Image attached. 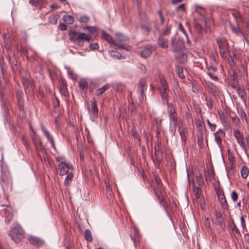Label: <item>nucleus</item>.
<instances>
[{"label": "nucleus", "instance_id": "nucleus-49", "mask_svg": "<svg viewBox=\"0 0 249 249\" xmlns=\"http://www.w3.org/2000/svg\"><path fill=\"white\" fill-rule=\"evenodd\" d=\"M171 28L169 26H167L163 28L162 30V34L163 35H168L170 34Z\"/></svg>", "mask_w": 249, "mask_h": 249}, {"label": "nucleus", "instance_id": "nucleus-17", "mask_svg": "<svg viewBox=\"0 0 249 249\" xmlns=\"http://www.w3.org/2000/svg\"><path fill=\"white\" fill-rule=\"evenodd\" d=\"M146 84V79L143 78L140 79L138 88V91L140 93L142 98H143V94Z\"/></svg>", "mask_w": 249, "mask_h": 249}, {"label": "nucleus", "instance_id": "nucleus-51", "mask_svg": "<svg viewBox=\"0 0 249 249\" xmlns=\"http://www.w3.org/2000/svg\"><path fill=\"white\" fill-rule=\"evenodd\" d=\"M41 0H30L29 3L35 6H37L41 3Z\"/></svg>", "mask_w": 249, "mask_h": 249}, {"label": "nucleus", "instance_id": "nucleus-45", "mask_svg": "<svg viewBox=\"0 0 249 249\" xmlns=\"http://www.w3.org/2000/svg\"><path fill=\"white\" fill-rule=\"evenodd\" d=\"M5 67H6V64L4 62L3 59L0 58V68L1 69V73L3 75L4 74V73L5 71Z\"/></svg>", "mask_w": 249, "mask_h": 249}, {"label": "nucleus", "instance_id": "nucleus-4", "mask_svg": "<svg viewBox=\"0 0 249 249\" xmlns=\"http://www.w3.org/2000/svg\"><path fill=\"white\" fill-rule=\"evenodd\" d=\"M172 43L174 48L175 57L176 60L180 63H184L186 62L187 60V55L177 48L175 39L174 38H172Z\"/></svg>", "mask_w": 249, "mask_h": 249}, {"label": "nucleus", "instance_id": "nucleus-55", "mask_svg": "<svg viewBox=\"0 0 249 249\" xmlns=\"http://www.w3.org/2000/svg\"><path fill=\"white\" fill-rule=\"evenodd\" d=\"M208 75L211 77V78L213 80L216 81L218 80L217 76L213 74L211 71H209L208 72Z\"/></svg>", "mask_w": 249, "mask_h": 249}, {"label": "nucleus", "instance_id": "nucleus-16", "mask_svg": "<svg viewBox=\"0 0 249 249\" xmlns=\"http://www.w3.org/2000/svg\"><path fill=\"white\" fill-rule=\"evenodd\" d=\"M154 179L156 183V185L154 188V192H156V191H162L163 185L162 181L158 175H154Z\"/></svg>", "mask_w": 249, "mask_h": 249}, {"label": "nucleus", "instance_id": "nucleus-14", "mask_svg": "<svg viewBox=\"0 0 249 249\" xmlns=\"http://www.w3.org/2000/svg\"><path fill=\"white\" fill-rule=\"evenodd\" d=\"M41 129L43 133L46 136L47 140L50 142L52 147L53 148H55L53 138L49 132L46 129L45 127L43 125L41 126Z\"/></svg>", "mask_w": 249, "mask_h": 249}, {"label": "nucleus", "instance_id": "nucleus-8", "mask_svg": "<svg viewBox=\"0 0 249 249\" xmlns=\"http://www.w3.org/2000/svg\"><path fill=\"white\" fill-rule=\"evenodd\" d=\"M215 224L218 225L222 230L226 229L225 218L221 213L219 211L215 212Z\"/></svg>", "mask_w": 249, "mask_h": 249}, {"label": "nucleus", "instance_id": "nucleus-40", "mask_svg": "<svg viewBox=\"0 0 249 249\" xmlns=\"http://www.w3.org/2000/svg\"><path fill=\"white\" fill-rule=\"evenodd\" d=\"M231 230L233 232V233L235 234V236L236 238H238L241 236V234L236 227V226L235 225V224L233 222L232 225L231 226Z\"/></svg>", "mask_w": 249, "mask_h": 249}, {"label": "nucleus", "instance_id": "nucleus-52", "mask_svg": "<svg viewBox=\"0 0 249 249\" xmlns=\"http://www.w3.org/2000/svg\"><path fill=\"white\" fill-rule=\"evenodd\" d=\"M22 83L25 87V88H27L29 87L31 84V82L26 78H23L22 79Z\"/></svg>", "mask_w": 249, "mask_h": 249}, {"label": "nucleus", "instance_id": "nucleus-61", "mask_svg": "<svg viewBox=\"0 0 249 249\" xmlns=\"http://www.w3.org/2000/svg\"><path fill=\"white\" fill-rule=\"evenodd\" d=\"M228 159L230 163H233L234 161V158L231 153L228 154Z\"/></svg>", "mask_w": 249, "mask_h": 249}, {"label": "nucleus", "instance_id": "nucleus-54", "mask_svg": "<svg viewBox=\"0 0 249 249\" xmlns=\"http://www.w3.org/2000/svg\"><path fill=\"white\" fill-rule=\"evenodd\" d=\"M176 10L177 11H182V12L184 11L185 10V4L184 3H183V4L179 5V6L177 7Z\"/></svg>", "mask_w": 249, "mask_h": 249}, {"label": "nucleus", "instance_id": "nucleus-33", "mask_svg": "<svg viewBox=\"0 0 249 249\" xmlns=\"http://www.w3.org/2000/svg\"><path fill=\"white\" fill-rule=\"evenodd\" d=\"M73 177V172H70L68 174H67V176L64 181V184L66 186H68L70 185Z\"/></svg>", "mask_w": 249, "mask_h": 249}, {"label": "nucleus", "instance_id": "nucleus-56", "mask_svg": "<svg viewBox=\"0 0 249 249\" xmlns=\"http://www.w3.org/2000/svg\"><path fill=\"white\" fill-rule=\"evenodd\" d=\"M206 105L208 107L209 109L211 111L213 107L212 101L210 100H206Z\"/></svg>", "mask_w": 249, "mask_h": 249}, {"label": "nucleus", "instance_id": "nucleus-2", "mask_svg": "<svg viewBox=\"0 0 249 249\" xmlns=\"http://www.w3.org/2000/svg\"><path fill=\"white\" fill-rule=\"evenodd\" d=\"M167 112L170 121L169 132L172 136H174L176 132L178 122V114L176 112V107L173 104L168 105Z\"/></svg>", "mask_w": 249, "mask_h": 249}, {"label": "nucleus", "instance_id": "nucleus-63", "mask_svg": "<svg viewBox=\"0 0 249 249\" xmlns=\"http://www.w3.org/2000/svg\"><path fill=\"white\" fill-rule=\"evenodd\" d=\"M98 48V44L97 43L90 44V48L92 50H94L97 49Z\"/></svg>", "mask_w": 249, "mask_h": 249}, {"label": "nucleus", "instance_id": "nucleus-42", "mask_svg": "<svg viewBox=\"0 0 249 249\" xmlns=\"http://www.w3.org/2000/svg\"><path fill=\"white\" fill-rule=\"evenodd\" d=\"M116 38L117 40L120 42L126 41L128 40L127 37L124 36V35L120 33H118L116 34Z\"/></svg>", "mask_w": 249, "mask_h": 249}, {"label": "nucleus", "instance_id": "nucleus-47", "mask_svg": "<svg viewBox=\"0 0 249 249\" xmlns=\"http://www.w3.org/2000/svg\"><path fill=\"white\" fill-rule=\"evenodd\" d=\"M89 16L84 15L80 17L79 21L81 23H87L89 22Z\"/></svg>", "mask_w": 249, "mask_h": 249}, {"label": "nucleus", "instance_id": "nucleus-24", "mask_svg": "<svg viewBox=\"0 0 249 249\" xmlns=\"http://www.w3.org/2000/svg\"><path fill=\"white\" fill-rule=\"evenodd\" d=\"M168 92L169 90H162L160 91L161 98L163 100V103H165L168 106V105H172V103H169L168 102Z\"/></svg>", "mask_w": 249, "mask_h": 249}, {"label": "nucleus", "instance_id": "nucleus-62", "mask_svg": "<svg viewBox=\"0 0 249 249\" xmlns=\"http://www.w3.org/2000/svg\"><path fill=\"white\" fill-rule=\"evenodd\" d=\"M162 205L164 209L166 212L167 213H169V210H168V206L166 202L164 201L163 203L161 204Z\"/></svg>", "mask_w": 249, "mask_h": 249}, {"label": "nucleus", "instance_id": "nucleus-10", "mask_svg": "<svg viewBox=\"0 0 249 249\" xmlns=\"http://www.w3.org/2000/svg\"><path fill=\"white\" fill-rule=\"evenodd\" d=\"M155 159H153V162L155 166L158 167L162 161L163 157L162 152L160 150L159 146L155 147Z\"/></svg>", "mask_w": 249, "mask_h": 249}, {"label": "nucleus", "instance_id": "nucleus-26", "mask_svg": "<svg viewBox=\"0 0 249 249\" xmlns=\"http://www.w3.org/2000/svg\"><path fill=\"white\" fill-rule=\"evenodd\" d=\"M158 45L162 48H167L168 47V40L162 36H160L158 38Z\"/></svg>", "mask_w": 249, "mask_h": 249}, {"label": "nucleus", "instance_id": "nucleus-6", "mask_svg": "<svg viewBox=\"0 0 249 249\" xmlns=\"http://www.w3.org/2000/svg\"><path fill=\"white\" fill-rule=\"evenodd\" d=\"M216 42L220 50V54L222 57H227L228 43L226 40L223 38H218L216 39Z\"/></svg>", "mask_w": 249, "mask_h": 249}, {"label": "nucleus", "instance_id": "nucleus-11", "mask_svg": "<svg viewBox=\"0 0 249 249\" xmlns=\"http://www.w3.org/2000/svg\"><path fill=\"white\" fill-rule=\"evenodd\" d=\"M230 27L231 30V32L236 34L237 35H239L240 34L246 40V42H249V40L247 37L246 35L244 33V32L241 30L240 27L238 25L237 26H235L234 24L232 23L231 22H230Z\"/></svg>", "mask_w": 249, "mask_h": 249}, {"label": "nucleus", "instance_id": "nucleus-25", "mask_svg": "<svg viewBox=\"0 0 249 249\" xmlns=\"http://www.w3.org/2000/svg\"><path fill=\"white\" fill-rule=\"evenodd\" d=\"M160 87L158 88L159 91L169 90L168 84L164 78L160 79Z\"/></svg>", "mask_w": 249, "mask_h": 249}, {"label": "nucleus", "instance_id": "nucleus-58", "mask_svg": "<svg viewBox=\"0 0 249 249\" xmlns=\"http://www.w3.org/2000/svg\"><path fill=\"white\" fill-rule=\"evenodd\" d=\"M132 134L133 136L136 139H137L138 141H140V138L139 137V135L136 130H135L134 129H132Z\"/></svg>", "mask_w": 249, "mask_h": 249}, {"label": "nucleus", "instance_id": "nucleus-20", "mask_svg": "<svg viewBox=\"0 0 249 249\" xmlns=\"http://www.w3.org/2000/svg\"><path fill=\"white\" fill-rule=\"evenodd\" d=\"M91 111L92 116L94 117H97L98 115V108L97 105L96 100L95 99H92L91 101Z\"/></svg>", "mask_w": 249, "mask_h": 249}, {"label": "nucleus", "instance_id": "nucleus-60", "mask_svg": "<svg viewBox=\"0 0 249 249\" xmlns=\"http://www.w3.org/2000/svg\"><path fill=\"white\" fill-rule=\"evenodd\" d=\"M207 69H208L209 71H212L213 72H215L217 70L216 68L213 66V65L207 66Z\"/></svg>", "mask_w": 249, "mask_h": 249}, {"label": "nucleus", "instance_id": "nucleus-9", "mask_svg": "<svg viewBox=\"0 0 249 249\" xmlns=\"http://www.w3.org/2000/svg\"><path fill=\"white\" fill-rule=\"evenodd\" d=\"M178 130L179 133L181 141L186 142L189 135L187 127L182 124L178 126Z\"/></svg>", "mask_w": 249, "mask_h": 249}, {"label": "nucleus", "instance_id": "nucleus-21", "mask_svg": "<svg viewBox=\"0 0 249 249\" xmlns=\"http://www.w3.org/2000/svg\"><path fill=\"white\" fill-rule=\"evenodd\" d=\"M1 174H0V183L4 182L9 177V172L6 169H4L2 165H1Z\"/></svg>", "mask_w": 249, "mask_h": 249}, {"label": "nucleus", "instance_id": "nucleus-37", "mask_svg": "<svg viewBox=\"0 0 249 249\" xmlns=\"http://www.w3.org/2000/svg\"><path fill=\"white\" fill-rule=\"evenodd\" d=\"M215 141L219 147H221L222 143V136L221 134H218L217 133H214Z\"/></svg>", "mask_w": 249, "mask_h": 249}, {"label": "nucleus", "instance_id": "nucleus-39", "mask_svg": "<svg viewBox=\"0 0 249 249\" xmlns=\"http://www.w3.org/2000/svg\"><path fill=\"white\" fill-rule=\"evenodd\" d=\"M30 243L33 245H40L41 243L40 240L35 237H31L29 239Z\"/></svg>", "mask_w": 249, "mask_h": 249}, {"label": "nucleus", "instance_id": "nucleus-50", "mask_svg": "<svg viewBox=\"0 0 249 249\" xmlns=\"http://www.w3.org/2000/svg\"><path fill=\"white\" fill-rule=\"evenodd\" d=\"M219 118L222 123H226L227 119L224 112L219 113Z\"/></svg>", "mask_w": 249, "mask_h": 249}, {"label": "nucleus", "instance_id": "nucleus-12", "mask_svg": "<svg viewBox=\"0 0 249 249\" xmlns=\"http://www.w3.org/2000/svg\"><path fill=\"white\" fill-rule=\"evenodd\" d=\"M231 15L235 19L236 25H239V22L243 23L244 21L243 18L242 16L241 13L236 9H231L230 10Z\"/></svg>", "mask_w": 249, "mask_h": 249}, {"label": "nucleus", "instance_id": "nucleus-22", "mask_svg": "<svg viewBox=\"0 0 249 249\" xmlns=\"http://www.w3.org/2000/svg\"><path fill=\"white\" fill-rule=\"evenodd\" d=\"M80 89L83 92H86L88 90V84L87 81L84 79H80L78 83Z\"/></svg>", "mask_w": 249, "mask_h": 249}, {"label": "nucleus", "instance_id": "nucleus-29", "mask_svg": "<svg viewBox=\"0 0 249 249\" xmlns=\"http://www.w3.org/2000/svg\"><path fill=\"white\" fill-rule=\"evenodd\" d=\"M236 91L238 92V95L242 99L245 100L246 97V93L244 88L239 86L235 88Z\"/></svg>", "mask_w": 249, "mask_h": 249}, {"label": "nucleus", "instance_id": "nucleus-31", "mask_svg": "<svg viewBox=\"0 0 249 249\" xmlns=\"http://www.w3.org/2000/svg\"><path fill=\"white\" fill-rule=\"evenodd\" d=\"M58 16L55 14L50 15L48 18V21L51 24H56L57 22Z\"/></svg>", "mask_w": 249, "mask_h": 249}, {"label": "nucleus", "instance_id": "nucleus-30", "mask_svg": "<svg viewBox=\"0 0 249 249\" xmlns=\"http://www.w3.org/2000/svg\"><path fill=\"white\" fill-rule=\"evenodd\" d=\"M200 187V186H197L195 183H194L193 192L197 198H199L201 195L202 191Z\"/></svg>", "mask_w": 249, "mask_h": 249}, {"label": "nucleus", "instance_id": "nucleus-57", "mask_svg": "<svg viewBox=\"0 0 249 249\" xmlns=\"http://www.w3.org/2000/svg\"><path fill=\"white\" fill-rule=\"evenodd\" d=\"M22 142H23V143L24 144V146H25V147L26 148V149H28L29 148V144L27 141V140L26 139L25 136H23L22 137Z\"/></svg>", "mask_w": 249, "mask_h": 249}, {"label": "nucleus", "instance_id": "nucleus-5", "mask_svg": "<svg viewBox=\"0 0 249 249\" xmlns=\"http://www.w3.org/2000/svg\"><path fill=\"white\" fill-rule=\"evenodd\" d=\"M60 176H64L68 174L70 172H73L72 166L66 162H60L57 165Z\"/></svg>", "mask_w": 249, "mask_h": 249}, {"label": "nucleus", "instance_id": "nucleus-43", "mask_svg": "<svg viewBox=\"0 0 249 249\" xmlns=\"http://www.w3.org/2000/svg\"><path fill=\"white\" fill-rule=\"evenodd\" d=\"M115 88L117 91L122 92L124 90L125 87L124 84L118 83L116 85Z\"/></svg>", "mask_w": 249, "mask_h": 249}, {"label": "nucleus", "instance_id": "nucleus-28", "mask_svg": "<svg viewBox=\"0 0 249 249\" xmlns=\"http://www.w3.org/2000/svg\"><path fill=\"white\" fill-rule=\"evenodd\" d=\"M195 183L197 186H202L204 184V180L202 178V176L201 174H199L196 175L195 177V180L193 182V184Z\"/></svg>", "mask_w": 249, "mask_h": 249}, {"label": "nucleus", "instance_id": "nucleus-1", "mask_svg": "<svg viewBox=\"0 0 249 249\" xmlns=\"http://www.w3.org/2000/svg\"><path fill=\"white\" fill-rule=\"evenodd\" d=\"M69 39L72 42H76L79 46H83L84 41L89 42L92 39L90 35L84 33L77 32L74 30L69 31Z\"/></svg>", "mask_w": 249, "mask_h": 249}, {"label": "nucleus", "instance_id": "nucleus-32", "mask_svg": "<svg viewBox=\"0 0 249 249\" xmlns=\"http://www.w3.org/2000/svg\"><path fill=\"white\" fill-rule=\"evenodd\" d=\"M176 70L178 76L180 78L183 79L185 78V74L184 73L183 68L182 66H177L176 68Z\"/></svg>", "mask_w": 249, "mask_h": 249}, {"label": "nucleus", "instance_id": "nucleus-38", "mask_svg": "<svg viewBox=\"0 0 249 249\" xmlns=\"http://www.w3.org/2000/svg\"><path fill=\"white\" fill-rule=\"evenodd\" d=\"M83 29L87 31L91 35H93L96 33L97 31L96 28L93 26H86L83 27Z\"/></svg>", "mask_w": 249, "mask_h": 249}, {"label": "nucleus", "instance_id": "nucleus-53", "mask_svg": "<svg viewBox=\"0 0 249 249\" xmlns=\"http://www.w3.org/2000/svg\"><path fill=\"white\" fill-rule=\"evenodd\" d=\"M231 197L233 201H236L238 199V194L234 190L233 191L231 194Z\"/></svg>", "mask_w": 249, "mask_h": 249}, {"label": "nucleus", "instance_id": "nucleus-46", "mask_svg": "<svg viewBox=\"0 0 249 249\" xmlns=\"http://www.w3.org/2000/svg\"><path fill=\"white\" fill-rule=\"evenodd\" d=\"M60 91L62 95L64 96H66L67 95V93L68 92L66 86L64 84H62L60 87Z\"/></svg>", "mask_w": 249, "mask_h": 249}, {"label": "nucleus", "instance_id": "nucleus-41", "mask_svg": "<svg viewBox=\"0 0 249 249\" xmlns=\"http://www.w3.org/2000/svg\"><path fill=\"white\" fill-rule=\"evenodd\" d=\"M154 194L158 197V199L159 200L160 203L161 204L165 201L162 195V191H156V192H154Z\"/></svg>", "mask_w": 249, "mask_h": 249}, {"label": "nucleus", "instance_id": "nucleus-59", "mask_svg": "<svg viewBox=\"0 0 249 249\" xmlns=\"http://www.w3.org/2000/svg\"><path fill=\"white\" fill-rule=\"evenodd\" d=\"M58 28L61 31H65L67 30V26L64 23H60L58 26Z\"/></svg>", "mask_w": 249, "mask_h": 249}, {"label": "nucleus", "instance_id": "nucleus-36", "mask_svg": "<svg viewBox=\"0 0 249 249\" xmlns=\"http://www.w3.org/2000/svg\"><path fill=\"white\" fill-rule=\"evenodd\" d=\"M63 20L68 24H71L74 22L73 18L70 15H65L63 17Z\"/></svg>", "mask_w": 249, "mask_h": 249}, {"label": "nucleus", "instance_id": "nucleus-44", "mask_svg": "<svg viewBox=\"0 0 249 249\" xmlns=\"http://www.w3.org/2000/svg\"><path fill=\"white\" fill-rule=\"evenodd\" d=\"M238 113L240 115L241 119L242 120H245L246 122H247V117L246 112L244 111L243 109H240L238 111Z\"/></svg>", "mask_w": 249, "mask_h": 249}, {"label": "nucleus", "instance_id": "nucleus-64", "mask_svg": "<svg viewBox=\"0 0 249 249\" xmlns=\"http://www.w3.org/2000/svg\"><path fill=\"white\" fill-rule=\"evenodd\" d=\"M232 120L234 123L236 124H238L240 121L239 118L237 116H235L232 118Z\"/></svg>", "mask_w": 249, "mask_h": 249}, {"label": "nucleus", "instance_id": "nucleus-3", "mask_svg": "<svg viewBox=\"0 0 249 249\" xmlns=\"http://www.w3.org/2000/svg\"><path fill=\"white\" fill-rule=\"evenodd\" d=\"M9 235L15 242L18 243L24 238V232L21 226L17 225L9 232Z\"/></svg>", "mask_w": 249, "mask_h": 249}, {"label": "nucleus", "instance_id": "nucleus-7", "mask_svg": "<svg viewBox=\"0 0 249 249\" xmlns=\"http://www.w3.org/2000/svg\"><path fill=\"white\" fill-rule=\"evenodd\" d=\"M233 135L238 144L244 151L246 152L247 151V148L244 142V139L243 134L238 129H236L233 131Z\"/></svg>", "mask_w": 249, "mask_h": 249}, {"label": "nucleus", "instance_id": "nucleus-18", "mask_svg": "<svg viewBox=\"0 0 249 249\" xmlns=\"http://www.w3.org/2000/svg\"><path fill=\"white\" fill-rule=\"evenodd\" d=\"M152 49L151 46L147 45L143 47L142 51L141 53L142 57L147 58L152 54Z\"/></svg>", "mask_w": 249, "mask_h": 249}, {"label": "nucleus", "instance_id": "nucleus-35", "mask_svg": "<svg viewBox=\"0 0 249 249\" xmlns=\"http://www.w3.org/2000/svg\"><path fill=\"white\" fill-rule=\"evenodd\" d=\"M84 237L85 239L89 242L92 241V237L91 231L89 230H86L84 233Z\"/></svg>", "mask_w": 249, "mask_h": 249}, {"label": "nucleus", "instance_id": "nucleus-27", "mask_svg": "<svg viewBox=\"0 0 249 249\" xmlns=\"http://www.w3.org/2000/svg\"><path fill=\"white\" fill-rule=\"evenodd\" d=\"M218 199L220 202L221 205L223 209H228V205L226 198L223 194L218 196Z\"/></svg>", "mask_w": 249, "mask_h": 249}, {"label": "nucleus", "instance_id": "nucleus-23", "mask_svg": "<svg viewBox=\"0 0 249 249\" xmlns=\"http://www.w3.org/2000/svg\"><path fill=\"white\" fill-rule=\"evenodd\" d=\"M111 87L110 84H107L103 86L102 88H99L95 91V94L99 96L103 94L106 90L109 89Z\"/></svg>", "mask_w": 249, "mask_h": 249}, {"label": "nucleus", "instance_id": "nucleus-13", "mask_svg": "<svg viewBox=\"0 0 249 249\" xmlns=\"http://www.w3.org/2000/svg\"><path fill=\"white\" fill-rule=\"evenodd\" d=\"M230 80L231 81L229 82V85L231 87L235 89L236 87H239L237 74L236 71H233L232 74L230 77Z\"/></svg>", "mask_w": 249, "mask_h": 249}, {"label": "nucleus", "instance_id": "nucleus-48", "mask_svg": "<svg viewBox=\"0 0 249 249\" xmlns=\"http://www.w3.org/2000/svg\"><path fill=\"white\" fill-rule=\"evenodd\" d=\"M206 121H207V123L209 126L210 127V128L211 129V130L212 131H214L216 129V124H212L209 119H207L206 120Z\"/></svg>", "mask_w": 249, "mask_h": 249}, {"label": "nucleus", "instance_id": "nucleus-15", "mask_svg": "<svg viewBox=\"0 0 249 249\" xmlns=\"http://www.w3.org/2000/svg\"><path fill=\"white\" fill-rule=\"evenodd\" d=\"M5 214V222L6 224H8L11 220L13 217V210L9 206H7L6 208L4 210Z\"/></svg>", "mask_w": 249, "mask_h": 249}, {"label": "nucleus", "instance_id": "nucleus-19", "mask_svg": "<svg viewBox=\"0 0 249 249\" xmlns=\"http://www.w3.org/2000/svg\"><path fill=\"white\" fill-rule=\"evenodd\" d=\"M101 36L102 38L107 41L111 46L116 45V42L113 40L112 37L104 31H102Z\"/></svg>", "mask_w": 249, "mask_h": 249}, {"label": "nucleus", "instance_id": "nucleus-34", "mask_svg": "<svg viewBox=\"0 0 249 249\" xmlns=\"http://www.w3.org/2000/svg\"><path fill=\"white\" fill-rule=\"evenodd\" d=\"M241 174L242 178H246L249 173V169L247 166H243L241 169Z\"/></svg>", "mask_w": 249, "mask_h": 249}]
</instances>
